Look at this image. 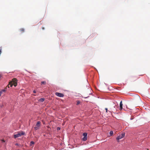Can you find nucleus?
<instances>
[{
    "instance_id": "f257e3e1",
    "label": "nucleus",
    "mask_w": 150,
    "mask_h": 150,
    "mask_svg": "<svg viewBox=\"0 0 150 150\" xmlns=\"http://www.w3.org/2000/svg\"><path fill=\"white\" fill-rule=\"evenodd\" d=\"M13 85L15 87L17 85V80L16 78H14L11 81L9 82L8 86V88H9L10 86L11 87Z\"/></svg>"
},
{
    "instance_id": "f03ea898",
    "label": "nucleus",
    "mask_w": 150,
    "mask_h": 150,
    "mask_svg": "<svg viewBox=\"0 0 150 150\" xmlns=\"http://www.w3.org/2000/svg\"><path fill=\"white\" fill-rule=\"evenodd\" d=\"M125 136V133H122L121 134H120L116 138V139L117 140L118 142H119V139H121L124 137Z\"/></svg>"
},
{
    "instance_id": "7ed1b4c3",
    "label": "nucleus",
    "mask_w": 150,
    "mask_h": 150,
    "mask_svg": "<svg viewBox=\"0 0 150 150\" xmlns=\"http://www.w3.org/2000/svg\"><path fill=\"white\" fill-rule=\"evenodd\" d=\"M24 134V133L23 132H18V133L14 135V137L15 138L21 137Z\"/></svg>"
},
{
    "instance_id": "20e7f679",
    "label": "nucleus",
    "mask_w": 150,
    "mask_h": 150,
    "mask_svg": "<svg viewBox=\"0 0 150 150\" xmlns=\"http://www.w3.org/2000/svg\"><path fill=\"white\" fill-rule=\"evenodd\" d=\"M41 122L40 121H38L37 122L36 127H34V129L35 130H37L41 126Z\"/></svg>"
},
{
    "instance_id": "39448f33",
    "label": "nucleus",
    "mask_w": 150,
    "mask_h": 150,
    "mask_svg": "<svg viewBox=\"0 0 150 150\" xmlns=\"http://www.w3.org/2000/svg\"><path fill=\"white\" fill-rule=\"evenodd\" d=\"M87 133H84L83 134V136L84 137L83 138V141H86L87 140Z\"/></svg>"
},
{
    "instance_id": "423d86ee",
    "label": "nucleus",
    "mask_w": 150,
    "mask_h": 150,
    "mask_svg": "<svg viewBox=\"0 0 150 150\" xmlns=\"http://www.w3.org/2000/svg\"><path fill=\"white\" fill-rule=\"evenodd\" d=\"M55 95L57 96L60 97H62L64 96V95L63 94L58 92H56Z\"/></svg>"
},
{
    "instance_id": "0eeeda50",
    "label": "nucleus",
    "mask_w": 150,
    "mask_h": 150,
    "mask_svg": "<svg viewBox=\"0 0 150 150\" xmlns=\"http://www.w3.org/2000/svg\"><path fill=\"white\" fill-rule=\"evenodd\" d=\"M120 110H122V101H121L120 103Z\"/></svg>"
},
{
    "instance_id": "6e6552de",
    "label": "nucleus",
    "mask_w": 150,
    "mask_h": 150,
    "mask_svg": "<svg viewBox=\"0 0 150 150\" xmlns=\"http://www.w3.org/2000/svg\"><path fill=\"white\" fill-rule=\"evenodd\" d=\"M20 30L21 33H23L24 32V29L23 28H21Z\"/></svg>"
},
{
    "instance_id": "1a4fd4ad",
    "label": "nucleus",
    "mask_w": 150,
    "mask_h": 150,
    "mask_svg": "<svg viewBox=\"0 0 150 150\" xmlns=\"http://www.w3.org/2000/svg\"><path fill=\"white\" fill-rule=\"evenodd\" d=\"M45 99L44 98H40L39 100V101L40 102H43L44 101Z\"/></svg>"
},
{
    "instance_id": "9d476101",
    "label": "nucleus",
    "mask_w": 150,
    "mask_h": 150,
    "mask_svg": "<svg viewBox=\"0 0 150 150\" xmlns=\"http://www.w3.org/2000/svg\"><path fill=\"white\" fill-rule=\"evenodd\" d=\"M46 84V82L45 81H42L41 83V85L44 84L45 85Z\"/></svg>"
},
{
    "instance_id": "9b49d317",
    "label": "nucleus",
    "mask_w": 150,
    "mask_h": 150,
    "mask_svg": "<svg viewBox=\"0 0 150 150\" xmlns=\"http://www.w3.org/2000/svg\"><path fill=\"white\" fill-rule=\"evenodd\" d=\"M34 143L33 141H31L30 143V145L32 146L33 144H34Z\"/></svg>"
},
{
    "instance_id": "f8f14e48",
    "label": "nucleus",
    "mask_w": 150,
    "mask_h": 150,
    "mask_svg": "<svg viewBox=\"0 0 150 150\" xmlns=\"http://www.w3.org/2000/svg\"><path fill=\"white\" fill-rule=\"evenodd\" d=\"M80 103V101H79V100H78V101H77L76 105H78Z\"/></svg>"
},
{
    "instance_id": "ddd939ff",
    "label": "nucleus",
    "mask_w": 150,
    "mask_h": 150,
    "mask_svg": "<svg viewBox=\"0 0 150 150\" xmlns=\"http://www.w3.org/2000/svg\"><path fill=\"white\" fill-rule=\"evenodd\" d=\"M110 134L111 135H112L113 134V132L112 131H111L110 132Z\"/></svg>"
},
{
    "instance_id": "4468645a",
    "label": "nucleus",
    "mask_w": 150,
    "mask_h": 150,
    "mask_svg": "<svg viewBox=\"0 0 150 150\" xmlns=\"http://www.w3.org/2000/svg\"><path fill=\"white\" fill-rule=\"evenodd\" d=\"M6 89H7V88L6 87V88H5V89L3 90L2 91H2V92H5L6 91Z\"/></svg>"
},
{
    "instance_id": "2eb2a0df",
    "label": "nucleus",
    "mask_w": 150,
    "mask_h": 150,
    "mask_svg": "<svg viewBox=\"0 0 150 150\" xmlns=\"http://www.w3.org/2000/svg\"><path fill=\"white\" fill-rule=\"evenodd\" d=\"M105 110H106V112H108V108H105Z\"/></svg>"
},
{
    "instance_id": "dca6fc26",
    "label": "nucleus",
    "mask_w": 150,
    "mask_h": 150,
    "mask_svg": "<svg viewBox=\"0 0 150 150\" xmlns=\"http://www.w3.org/2000/svg\"><path fill=\"white\" fill-rule=\"evenodd\" d=\"M1 141H2V142H5V141L4 140H1Z\"/></svg>"
},
{
    "instance_id": "f3484780",
    "label": "nucleus",
    "mask_w": 150,
    "mask_h": 150,
    "mask_svg": "<svg viewBox=\"0 0 150 150\" xmlns=\"http://www.w3.org/2000/svg\"><path fill=\"white\" fill-rule=\"evenodd\" d=\"M2 93V91H1L0 92V96H1V93Z\"/></svg>"
},
{
    "instance_id": "a211bd4d",
    "label": "nucleus",
    "mask_w": 150,
    "mask_h": 150,
    "mask_svg": "<svg viewBox=\"0 0 150 150\" xmlns=\"http://www.w3.org/2000/svg\"><path fill=\"white\" fill-rule=\"evenodd\" d=\"M60 129V128L59 127H58L57 128V130H59Z\"/></svg>"
},
{
    "instance_id": "6ab92c4d",
    "label": "nucleus",
    "mask_w": 150,
    "mask_h": 150,
    "mask_svg": "<svg viewBox=\"0 0 150 150\" xmlns=\"http://www.w3.org/2000/svg\"><path fill=\"white\" fill-rule=\"evenodd\" d=\"M33 93H36V91L34 90L33 91Z\"/></svg>"
},
{
    "instance_id": "aec40b11",
    "label": "nucleus",
    "mask_w": 150,
    "mask_h": 150,
    "mask_svg": "<svg viewBox=\"0 0 150 150\" xmlns=\"http://www.w3.org/2000/svg\"><path fill=\"white\" fill-rule=\"evenodd\" d=\"M42 29L43 30H44V28H43V27H42Z\"/></svg>"
},
{
    "instance_id": "412c9836",
    "label": "nucleus",
    "mask_w": 150,
    "mask_h": 150,
    "mask_svg": "<svg viewBox=\"0 0 150 150\" xmlns=\"http://www.w3.org/2000/svg\"><path fill=\"white\" fill-rule=\"evenodd\" d=\"M87 97H84L85 98H87Z\"/></svg>"
},
{
    "instance_id": "4be33fe9",
    "label": "nucleus",
    "mask_w": 150,
    "mask_h": 150,
    "mask_svg": "<svg viewBox=\"0 0 150 150\" xmlns=\"http://www.w3.org/2000/svg\"><path fill=\"white\" fill-rule=\"evenodd\" d=\"M147 150H149V149H147Z\"/></svg>"
}]
</instances>
